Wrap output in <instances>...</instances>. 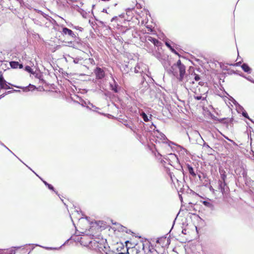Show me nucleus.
I'll return each instance as SVG.
<instances>
[{
    "label": "nucleus",
    "mask_w": 254,
    "mask_h": 254,
    "mask_svg": "<svg viewBox=\"0 0 254 254\" xmlns=\"http://www.w3.org/2000/svg\"><path fill=\"white\" fill-rule=\"evenodd\" d=\"M177 67L179 70V76L178 77V79L180 81H182L186 73V66L182 64L181 60H179L177 63L174 64L171 67L170 71L172 72L174 76L177 75V72L174 71L175 68Z\"/></svg>",
    "instance_id": "nucleus-1"
},
{
    "label": "nucleus",
    "mask_w": 254,
    "mask_h": 254,
    "mask_svg": "<svg viewBox=\"0 0 254 254\" xmlns=\"http://www.w3.org/2000/svg\"><path fill=\"white\" fill-rule=\"evenodd\" d=\"M10 84L7 83L4 79L2 74L0 75V89H10V87L8 85Z\"/></svg>",
    "instance_id": "nucleus-2"
},
{
    "label": "nucleus",
    "mask_w": 254,
    "mask_h": 254,
    "mask_svg": "<svg viewBox=\"0 0 254 254\" xmlns=\"http://www.w3.org/2000/svg\"><path fill=\"white\" fill-rule=\"evenodd\" d=\"M94 72L96 74L97 78L102 79L105 76V73H104V70L100 67H97L95 69Z\"/></svg>",
    "instance_id": "nucleus-3"
},
{
    "label": "nucleus",
    "mask_w": 254,
    "mask_h": 254,
    "mask_svg": "<svg viewBox=\"0 0 254 254\" xmlns=\"http://www.w3.org/2000/svg\"><path fill=\"white\" fill-rule=\"evenodd\" d=\"M110 89L115 93H117L119 91V85L118 83L115 81L114 78H113V82L110 83Z\"/></svg>",
    "instance_id": "nucleus-4"
},
{
    "label": "nucleus",
    "mask_w": 254,
    "mask_h": 254,
    "mask_svg": "<svg viewBox=\"0 0 254 254\" xmlns=\"http://www.w3.org/2000/svg\"><path fill=\"white\" fill-rule=\"evenodd\" d=\"M62 33L63 34H67L68 35L73 38L75 37L76 36L75 34L73 32V31L71 30L68 29L66 27H64L63 28Z\"/></svg>",
    "instance_id": "nucleus-5"
},
{
    "label": "nucleus",
    "mask_w": 254,
    "mask_h": 254,
    "mask_svg": "<svg viewBox=\"0 0 254 254\" xmlns=\"http://www.w3.org/2000/svg\"><path fill=\"white\" fill-rule=\"evenodd\" d=\"M146 39L148 41L152 42L154 46L156 47H159L161 45V43L159 41L151 36H148Z\"/></svg>",
    "instance_id": "nucleus-6"
},
{
    "label": "nucleus",
    "mask_w": 254,
    "mask_h": 254,
    "mask_svg": "<svg viewBox=\"0 0 254 254\" xmlns=\"http://www.w3.org/2000/svg\"><path fill=\"white\" fill-rule=\"evenodd\" d=\"M226 187V181H219V189L223 194L225 192Z\"/></svg>",
    "instance_id": "nucleus-7"
},
{
    "label": "nucleus",
    "mask_w": 254,
    "mask_h": 254,
    "mask_svg": "<svg viewBox=\"0 0 254 254\" xmlns=\"http://www.w3.org/2000/svg\"><path fill=\"white\" fill-rule=\"evenodd\" d=\"M195 135L198 137H199L201 139V140L203 142V147H205L208 150L207 151L208 152H211V151L212 150V149L209 146V145L208 144H207L206 143H205L203 139H202V138L201 137V136H200V134L199 133V132L198 131H196L195 133Z\"/></svg>",
    "instance_id": "nucleus-8"
},
{
    "label": "nucleus",
    "mask_w": 254,
    "mask_h": 254,
    "mask_svg": "<svg viewBox=\"0 0 254 254\" xmlns=\"http://www.w3.org/2000/svg\"><path fill=\"white\" fill-rule=\"evenodd\" d=\"M34 174L37 176H38L42 181V182H43V183L45 184V186H46L49 190H52L53 191H54L56 194L58 193V192L54 190V188L53 187V186L52 185H51V184H48L46 181L43 180L40 176H39L35 172H34L33 171H32Z\"/></svg>",
    "instance_id": "nucleus-9"
},
{
    "label": "nucleus",
    "mask_w": 254,
    "mask_h": 254,
    "mask_svg": "<svg viewBox=\"0 0 254 254\" xmlns=\"http://www.w3.org/2000/svg\"><path fill=\"white\" fill-rule=\"evenodd\" d=\"M241 67L242 69L246 72L250 73L252 71L251 68L250 67V66L248 65V64L246 63H244L242 65Z\"/></svg>",
    "instance_id": "nucleus-10"
},
{
    "label": "nucleus",
    "mask_w": 254,
    "mask_h": 254,
    "mask_svg": "<svg viewBox=\"0 0 254 254\" xmlns=\"http://www.w3.org/2000/svg\"><path fill=\"white\" fill-rule=\"evenodd\" d=\"M187 167L188 169L190 175H191L193 177L196 176V174L195 173L193 168L189 164H187Z\"/></svg>",
    "instance_id": "nucleus-11"
},
{
    "label": "nucleus",
    "mask_w": 254,
    "mask_h": 254,
    "mask_svg": "<svg viewBox=\"0 0 254 254\" xmlns=\"http://www.w3.org/2000/svg\"><path fill=\"white\" fill-rule=\"evenodd\" d=\"M202 203L207 207L213 210L214 209V205L210 201L207 200H204L202 201Z\"/></svg>",
    "instance_id": "nucleus-12"
},
{
    "label": "nucleus",
    "mask_w": 254,
    "mask_h": 254,
    "mask_svg": "<svg viewBox=\"0 0 254 254\" xmlns=\"http://www.w3.org/2000/svg\"><path fill=\"white\" fill-rule=\"evenodd\" d=\"M157 134L156 135L157 138H159L162 141H164L166 139V137L165 135L163 133L159 132L158 130H157Z\"/></svg>",
    "instance_id": "nucleus-13"
},
{
    "label": "nucleus",
    "mask_w": 254,
    "mask_h": 254,
    "mask_svg": "<svg viewBox=\"0 0 254 254\" xmlns=\"http://www.w3.org/2000/svg\"><path fill=\"white\" fill-rule=\"evenodd\" d=\"M10 65L12 68H17L19 64L18 62L12 61L9 63Z\"/></svg>",
    "instance_id": "nucleus-14"
},
{
    "label": "nucleus",
    "mask_w": 254,
    "mask_h": 254,
    "mask_svg": "<svg viewBox=\"0 0 254 254\" xmlns=\"http://www.w3.org/2000/svg\"><path fill=\"white\" fill-rule=\"evenodd\" d=\"M165 45L168 48H169V49L172 52L174 53L176 55L178 54L177 52L171 46V45L168 42H165Z\"/></svg>",
    "instance_id": "nucleus-15"
},
{
    "label": "nucleus",
    "mask_w": 254,
    "mask_h": 254,
    "mask_svg": "<svg viewBox=\"0 0 254 254\" xmlns=\"http://www.w3.org/2000/svg\"><path fill=\"white\" fill-rule=\"evenodd\" d=\"M221 179L222 181H225L226 179V172L224 170H220V171Z\"/></svg>",
    "instance_id": "nucleus-16"
},
{
    "label": "nucleus",
    "mask_w": 254,
    "mask_h": 254,
    "mask_svg": "<svg viewBox=\"0 0 254 254\" xmlns=\"http://www.w3.org/2000/svg\"><path fill=\"white\" fill-rule=\"evenodd\" d=\"M141 116L142 117V119H143L144 121H145V122H148L149 120L147 115L144 112H142L141 114Z\"/></svg>",
    "instance_id": "nucleus-17"
},
{
    "label": "nucleus",
    "mask_w": 254,
    "mask_h": 254,
    "mask_svg": "<svg viewBox=\"0 0 254 254\" xmlns=\"http://www.w3.org/2000/svg\"><path fill=\"white\" fill-rule=\"evenodd\" d=\"M193 97L195 99H196L197 100H205V98H206V97H202L201 95H195L193 96Z\"/></svg>",
    "instance_id": "nucleus-18"
},
{
    "label": "nucleus",
    "mask_w": 254,
    "mask_h": 254,
    "mask_svg": "<svg viewBox=\"0 0 254 254\" xmlns=\"http://www.w3.org/2000/svg\"><path fill=\"white\" fill-rule=\"evenodd\" d=\"M83 60V58L79 57V58H76L73 60V62L75 64H79L80 63L81 61Z\"/></svg>",
    "instance_id": "nucleus-19"
},
{
    "label": "nucleus",
    "mask_w": 254,
    "mask_h": 254,
    "mask_svg": "<svg viewBox=\"0 0 254 254\" xmlns=\"http://www.w3.org/2000/svg\"><path fill=\"white\" fill-rule=\"evenodd\" d=\"M36 246H39V247H42L46 250H54V249H58V248H52V247H43V246H41L39 245H38V244H36L35 245Z\"/></svg>",
    "instance_id": "nucleus-20"
},
{
    "label": "nucleus",
    "mask_w": 254,
    "mask_h": 254,
    "mask_svg": "<svg viewBox=\"0 0 254 254\" xmlns=\"http://www.w3.org/2000/svg\"><path fill=\"white\" fill-rule=\"evenodd\" d=\"M243 77L246 78L247 80H248L249 81L253 82V83H254V79H253V77H252L251 76H248V77H246L245 76H244V75H242Z\"/></svg>",
    "instance_id": "nucleus-21"
},
{
    "label": "nucleus",
    "mask_w": 254,
    "mask_h": 254,
    "mask_svg": "<svg viewBox=\"0 0 254 254\" xmlns=\"http://www.w3.org/2000/svg\"><path fill=\"white\" fill-rule=\"evenodd\" d=\"M25 70H26L27 71H28V72L29 73H33V69L31 68V67L29 66H26L25 67Z\"/></svg>",
    "instance_id": "nucleus-22"
},
{
    "label": "nucleus",
    "mask_w": 254,
    "mask_h": 254,
    "mask_svg": "<svg viewBox=\"0 0 254 254\" xmlns=\"http://www.w3.org/2000/svg\"><path fill=\"white\" fill-rule=\"evenodd\" d=\"M139 69H140V67L138 65H136L134 67V72L135 73H140L141 71L139 70Z\"/></svg>",
    "instance_id": "nucleus-23"
},
{
    "label": "nucleus",
    "mask_w": 254,
    "mask_h": 254,
    "mask_svg": "<svg viewBox=\"0 0 254 254\" xmlns=\"http://www.w3.org/2000/svg\"><path fill=\"white\" fill-rule=\"evenodd\" d=\"M242 115H243L244 117H245V118H247V119H249V120H250V118H249V116H248V115L246 111H244V112H243L242 113Z\"/></svg>",
    "instance_id": "nucleus-24"
},
{
    "label": "nucleus",
    "mask_w": 254,
    "mask_h": 254,
    "mask_svg": "<svg viewBox=\"0 0 254 254\" xmlns=\"http://www.w3.org/2000/svg\"><path fill=\"white\" fill-rule=\"evenodd\" d=\"M1 145H2V146L4 147L7 150H8L10 152H11V153H12L15 156V155L3 143H0V144Z\"/></svg>",
    "instance_id": "nucleus-25"
},
{
    "label": "nucleus",
    "mask_w": 254,
    "mask_h": 254,
    "mask_svg": "<svg viewBox=\"0 0 254 254\" xmlns=\"http://www.w3.org/2000/svg\"><path fill=\"white\" fill-rule=\"evenodd\" d=\"M12 91H7V92L5 93V94H1L0 95V99H1L2 98L4 97V96L7 94H10L11 93H12Z\"/></svg>",
    "instance_id": "nucleus-26"
},
{
    "label": "nucleus",
    "mask_w": 254,
    "mask_h": 254,
    "mask_svg": "<svg viewBox=\"0 0 254 254\" xmlns=\"http://www.w3.org/2000/svg\"><path fill=\"white\" fill-rule=\"evenodd\" d=\"M127 228L125 227H124L123 226H121V228H120V231H122V232H125L127 231Z\"/></svg>",
    "instance_id": "nucleus-27"
},
{
    "label": "nucleus",
    "mask_w": 254,
    "mask_h": 254,
    "mask_svg": "<svg viewBox=\"0 0 254 254\" xmlns=\"http://www.w3.org/2000/svg\"><path fill=\"white\" fill-rule=\"evenodd\" d=\"M194 79L195 81H198L200 79L199 75L196 74H194Z\"/></svg>",
    "instance_id": "nucleus-28"
},
{
    "label": "nucleus",
    "mask_w": 254,
    "mask_h": 254,
    "mask_svg": "<svg viewBox=\"0 0 254 254\" xmlns=\"http://www.w3.org/2000/svg\"><path fill=\"white\" fill-rule=\"evenodd\" d=\"M170 156L171 157V158H176L177 157H176V155L175 154H172V153H171L169 154Z\"/></svg>",
    "instance_id": "nucleus-29"
},
{
    "label": "nucleus",
    "mask_w": 254,
    "mask_h": 254,
    "mask_svg": "<svg viewBox=\"0 0 254 254\" xmlns=\"http://www.w3.org/2000/svg\"><path fill=\"white\" fill-rule=\"evenodd\" d=\"M224 137L227 139L228 140L231 141V142H233V141L230 139H229L228 137L226 136H224Z\"/></svg>",
    "instance_id": "nucleus-30"
},
{
    "label": "nucleus",
    "mask_w": 254,
    "mask_h": 254,
    "mask_svg": "<svg viewBox=\"0 0 254 254\" xmlns=\"http://www.w3.org/2000/svg\"><path fill=\"white\" fill-rule=\"evenodd\" d=\"M117 16H115L114 17H113L111 20V22H113L115 19H117Z\"/></svg>",
    "instance_id": "nucleus-31"
},
{
    "label": "nucleus",
    "mask_w": 254,
    "mask_h": 254,
    "mask_svg": "<svg viewBox=\"0 0 254 254\" xmlns=\"http://www.w3.org/2000/svg\"><path fill=\"white\" fill-rule=\"evenodd\" d=\"M128 127L130 128L134 132H135V129L130 126H128Z\"/></svg>",
    "instance_id": "nucleus-32"
},
{
    "label": "nucleus",
    "mask_w": 254,
    "mask_h": 254,
    "mask_svg": "<svg viewBox=\"0 0 254 254\" xmlns=\"http://www.w3.org/2000/svg\"><path fill=\"white\" fill-rule=\"evenodd\" d=\"M22 67H23V65H22V64H19V65H18V68H19L21 69V68H22Z\"/></svg>",
    "instance_id": "nucleus-33"
},
{
    "label": "nucleus",
    "mask_w": 254,
    "mask_h": 254,
    "mask_svg": "<svg viewBox=\"0 0 254 254\" xmlns=\"http://www.w3.org/2000/svg\"><path fill=\"white\" fill-rule=\"evenodd\" d=\"M241 64V62H238L236 64V65L237 66H239L240 65V64Z\"/></svg>",
    "instance_id": "nucleus-34"
},
{
    "label": "nucleus",
    "mask_w": 254,
    "mask_h": 254,
    "mask_svg": "<svg viewBox=\"0 0 254 254\" xmlns=\"http://www.w3.org/2000/svg\"><path fill=\"white\" fill-rule=\"evenodd\" d=\"M144 83V78L142 77L141 80V84H143Z\"/></svg>",
    "instance_id": "nucleus-35"
},
{
    "label": "nucleus",
    "mask_w": 254,
    "mask_h": 254,
    "mask_svg": "<svg viewBox=\"0 0 254 254\" xmlns=\"http://www.w3.org/2000/svg\"><path fill=\"white\" fill-rule=\"evenodd\" d=\"M126 232L128 234H129L130 233H132V232L130 230H127V231H126Z\"/></svg>",
    "instance_id": "nucleus-36"
},
{
    "label": "nucleus",
    "mask_w": 254,
    "mask_h": 254,
    "mask_svg": "<svg viewBox=\"0 0 254 254\" xmlns=\"http://www.w3.org/2000/svg\"><path fill=\"white\" fill-rule=\"evenodd\" d=\"M91 105L92 107L94 108L95 109H98V108L96 107L92 104H91Z\"/></svg>",
    "instance_id": "nucleus-37"
},
{
    "label": "nucleus",
    "mask_w": 254,
    "mask_h": 254,
    "mask_svg": "<svg viewBox=\"0 0 254 254\" xmlns=\"http://www.w3.org/2000/svg\"><path fill=\"white\" fill-rule=\"evenodd\" d=\"M102 12L107 13V10L106 9H103Z\"/></svg>",
    "instance_id": "nucleus-38"
},
{
    "label": "nucleus",
    "mask_w": 254,
    "mask_h": 254,
    "mask_svg": "<svg viewBox=\"0 0 254 254\" xmlns=\"http://www.w3.org/2000/svg\"><path fill=\"white\" fill-rule=\"evenodd\" d=\"M77 29L79 30L80 31H81L83 29L81 27H78V28H77Z\"/></svg>",
    "instance_id": "nucleus-39"
},
{
    "label": "nucleus",
    "mask_w": 254,
    "mask_h": 254,
    "mask_svg": "<svg viewBox=\"0 0 254 254\" xmlns=\"http://www.w3.org/2000/svg\"><path fill=\"white\" fill-rule=\"evenodd\" d=\"M116 254H128V253L126 254V253H119Z\"/></svg>",
    "instance_id": "nucleus-40"
},
{
    "label": "nucleus",
    "mask_w": 254,
    "mask_h": 254,
    "mask_svg": "<svg viewBox=\"0 0 254 254\" xmlns=\"http://www.w3.org/2000/svg\"><path fill=\"white\" fill-rule=\"evenodd\" d=\"M250 121H251L253 123H254V121L252 120L251 119H250Z\"/></svg>",
    "instance_id": "nucleus-41"
},
{
    "label": "nucleus",
    "mask_w": 254,
    "mask_h": 254,
    "mask_svg": "<svg viewBox=\"0 0 254 254\" xmlns=\"http://www.w3.org/2000/svg\"><path fill=\"white\" fill-rule=\"evenodd\" d=\"M70 239V238L67 239V241H69Z\"/></svg>",
    "instance_id": "nucleus-42"
}]
</instances>
